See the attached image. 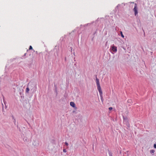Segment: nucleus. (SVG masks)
Masks as SVG:
<instances>
[{"label":"nucleus","mask_w":156,"mask_h":156,"mask_svg":"<svg viewBox=\"0 0 156 156\" xmlns=\"http://www.w3.org/2000/svg\"><path fill=\"white\" fill-rule=\"evenodd\" d=\"M96 84L97 86V89L98 90V91L101 97V99L102 98V91L101 90V87L99 80L97 77V76H96Z\"/></svg>","instance_id":"f257e3e1"},{"label":"nucleus","mask_w":156,"mask_h":156,"mask_svg":"<svg viewBox=\"0 0 156 156\" xmlns=\"http://www.w3.org/2000/svg\"><path fill=\"white\" fill-rule=\"evenodd\" d=\"M133 10L134 12V15L135 16L138 14V7L136 3H135L134 5V7L133 9Z\"/></svg>","instance_id":"f03ea898"},{"label":"nucleus","mask_w":156,"mask_h":156,"mask_svg":"<svg viewBox=\"0 0 156 156\" xmlns=\"http://www.w3.org/2000/svg\"><path fill=\"white\" fill-rule=\"evenodd\" d=\"M111 49L112 51L114 52H116L117 51V47L115 46L114 45H113L111 47Z\"/></svg>","instance_id":"7ed1b4c3"},{"label":"nucleus","mask_w":156,"mask_h":156,"mask_svg":"<svg viewBox=\"0 0 156 156\" xmlns=\"http://www.w3.org/2000/svg\"><path fill=\"white\" fill-rule=\"evenodd\" d=\"M70 105L73 108H75V105L74 102H71L70 103Z\"/></svg>","instance_id":"20e7f679"},{"label":"nucleus","mask_w":156,"mask_h":156,"mask_svg":"<svg viewBox=\"0 0 156 156\" xmlns=\"http://www.w3.org/2000/svg\"><path fill=\"white\" fill-rule=\"evenodd\" d=\"M29 88L28 87H27L26 89V92L27 93H28L29 92Z\"/></svg>","instance_id":"39448f33"},{"label":"nucleus","mask_w":156,"mask_h":156,"mask_svg":"<svg viewBox=\"0 0 156 156\" xmlns=\"http://www.w3.org/2000/svg\"><path fill=\"white\" fill-rule=\"evenodd\" d=\"M120 34H121V37H123V38H124V35L123 34H122V31H121L120 32Z\"/></svg>","instance_id":"423d86ee"},{"label":"nucleus","mask_w":156,"mask_h":156,"mask_svg":"<svg viewBox=\"0 0 156 156\" xmlns=\"http://www.w3.org/2000/svg\"><path fill=\"white\" fill-rule=\"evenodd\" d=\"M155 151L154 150H151L150 151V153H153Z\"/></svg>","instance_id":"0eeeda50"},{"label":"nucleus","mask_w":156,"mask_h":156,"mask_svg":"<svg viewBox=\"0 0 156 156\" xmlns=\"http://www.w3.org/2000/svg\"><path fill=\"white\" fill-rule=\"evenodd\" d=\"M109 156H112V154L111 152H109L108 153Z\"/></svg>","instance_id":"6e6552de"},{"label":"nucleus","mask_w":156,"mask_h":156,"mask_svg":"<svg viewBox=\"0 0 156 156\" xmlns=\"http://www.w3.org/2000/svg\"><path fill=\"white\" fill-rule=\"evenodd\" d=\"M33 49V48H32V47L31 46H30V47H29V50H32Z\"/></svg>","instance_id":"1a4fd4ad"},{"label":"nucleus","mask_w":156,"mask_h":156,"mask_svg":"<svg viewBox=\"0 0 156 156\" xmlns=\"http://www.w3.org/2000/svg\"><path fill=\"white\" fill-rule=\"evenodd\" d=\"M108 109L109 111H111L112 109V107H109V108Z\"/></svg>","instance_id":"9d476101"},{"label":"nucleus","mask_w":156,"mask_h":156,"mask_svg":"<svg viewBox=\"0 0 156 156\" xmlns=\"http://www.w3.org/2000/svg\"><path fill=\"white\" fill-rule=\"evenodd\" d=\"M154 147L155 148H156V143L154 144Z\"/></svg>","instance_id":"9b49d317"},{"label":"nucleus","mask_w":156,"mask_h":156,"mask_svg":"<svg viewBox=\"0 0 156 156\" xmlns=\"http://www.w3.org/2000/svg\"><path fill=\"white\" fill-rule=\"evenodd\" d=\"M63 151L65 153V152H66V149H63Z\"/></svg>","instance_id":"f8f14e48"},{"label":"nucleus","mask_w":156,"mask_h":156,"mask_svg":"<svg viewBox=\"0 0 156 156\" xmlns=\"http://www.w3.org/2000/svg\"><path fill=\"white\" fill-rule=\"evenodd\" d=\"M66 145L67 146V145H68V144L66 142Z\"/></svg>","instance_id":"ddd939ff"},{"label":"nucleus","mask_w":156,"mask_h":156,"mask_svg":"<svg viewBox=\"0 0 156 156\" xmlns=\"http://www.w3.org/2000/svg\"><path fill=\"white\" fill-rule=\"evenodd\" d=\"M131 101V100H128V102H129L130 101Z\"/></svg>","instance_id":"4468645a"},{"label":"nucleus","mask_w":156,"mask_h":156,"mask_svg":"<svg viewBox=\"0 0 156 156\" xmlns=\"http://www.w3.org/2000/svg\"><path fill=\"white\" fill-rule=\"evenodd\" d=\"M12 118H13V119H14V117H13V116H12Z\"/></svg>","instance_id":"2eb2a0df"}]
</instances>
